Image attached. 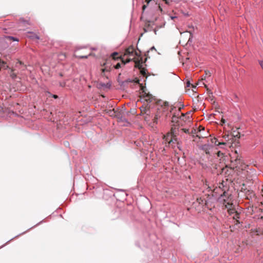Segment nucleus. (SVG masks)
Instances as JSON below:
<instances>
[{
	"label": "nucleus",
	"instance_id": "nucleus-18",
	"mask_svg": "<svg viewBox=\"0 0 263 263\" xmlns=\"http://www.w3.org/2000/svg\"><path fill=\"white\" fill-rule=\"evenodd\" d=\"M140 73L142 75H143L144 77H145L146 76V69L145 68L142 67L141 69H140Z\"/></svg>",
	"mask_w": 263,
	"mask_h": 263
},
{
	"label": "nucleus",
	"instance_id": "nucleus-36",
	"mask_svg": "<svg viewBox=\"0 0 263 263\" xmlns=\"http://www.w3.org/2000/svg\"><path fill=\"white\" fill-rule=\"evenodd\" d=\"M190 85H191V83H190V82H187V83H186V86L189 87ZM191 85L193 86V87H195V86L194 85H193L192 84H191Z\"/></svg>",
	"mask_w": 263,
	"mask_h": 263
},
{
	"label": "nucleus",
	"instance_id": "nucleus-45",
	"mask_svg": "<svg viewBox=\"0 0 263 263\" xmlns=\"http://www.w3.org/2000/svg\"><path fill=\"white\" fill-rule=\"evenodd\" d=\"M181 116H182V117H185V114H184L182 113V114H181Z\"/></svg>",
	"mask_w": 263,
	"mask_h": 263
},
{
	"label": "nucleus",
	"instance_id": "nucleus-23",
	"mask_svg": "<svg viewBox=\"0 0 263 263\" xmlns=\"http://www.w3.org/2000/svg\"><path fill=\"white\" fill-rule=\"evenodd\" d=\"M232 206V204H230L229 203H228V205H226V207L227 208L229 209V211H230V212H231V213H233L232 211H233V210L231 209L230 208Z\"/></svg>",
	"mask_w": 263,
	"mask_h": 263
},
{
	"label": "nucleus",
	"instance_id": "nucleus-5",
	"mask_svg": "<svg viewBox=\"0 0 263 263\" xmlns=\"http://www.w3.org/2000/svg\"><path fill=\"white\" fill-rule=\"evenodd\" d=\"M211 141L212 143L216 145L219 146L220 148H223V146H225L227 144L226 142H219L216 138H213L211 139Z\"/></svg>",
	"mask_w": 263,
	"mask_h": 263
},
{
	"label": "nucleus",
	"instance_id": "nucleus-4",
	"mask_svg": "<svg viewBox=\"0 0 263 263\" xmlns=\"http://www.w3.org/2000/svg\"><path fill=\"white\" fill-rule=\"evenodd\" d=\"M135 54L136 56L139 57L140 54L139 52L135 50V49L133 46L128 47L125 51V55H133Z\"/></svg>",
	"mask_w": 263,
	"mask_h": 263
},
{
	"label": "nucleus",
	"instance_id": "nucleus-41",
	"mask_svg": "<svg viewBox=\"0 0 263 263\" xmlns=\"http://www.w3.org/2000/svg\"><path fill=\"white\" fill-rule=\"evenodd\" d=\"M153 50H156L155 48L154 47H152L151 49H150V50L152 51Z\"/></svg>",
	"mask_w": 263,
	"mask_h": 263
},
{
	"label": "nucleus",
	"instance_id": "nucleus-7",
	"mask_svg": "<svg viewBox=\"0 0 263 263\" xmlns=\"http://www.w3.org/2000/svg\"><path fill=\"white\" fill-rule=\"evenodd\" d=\"M107 64L108 62L107 61L101 65L102 67H103V68L101 69L102 74L103 76H104V73L105 72L110 71V66H107Z\"/></svg>",
	"mask_w": 263,
	"mask_h": 263
},
{
	"label": "nucleus",
	"instance_id": "nucleus-43",
	"mask_svg": "<svg viewBox=\"0 0 263 263\" xmlns=\"http://www.w3.org/2000/svg\"><path fill=\"white\" fill-rule=\"evenodd\" d=\"M226 194V192H224L223 193V195H221V196H225V194Z\"/></svg>",
	"mask_w": 263,
	"mask_h": 263
},
{
	"label": "nucleus",
	"instance_id": "nucleus-12",
	"mask_svg": "<svg viewBox=\"0 0 263 263\" xmlns=\"http://www.w3.org/2000/svg\"><path fill=\"white\" fill-rule=\"evenodd\" d=\"M202 149L206 154L210 153V147L208 144H204L202 146Z\"/></svg>",
	"mask_w": 263,
	"mask_h": 263
},
{
	"label": "nucleus",
	"instance_id": "nucleus-9",
	"mask_svg": "<svg viewBox=\"0 0 263 263\" xmlns=\"http://www.w3.org/2000/svg\"><path fill=\"white\" fill-rule=\"evenodd\" d=\"M15 66L19 68L22 70H25L26 69V66L21 61H18L15 65Z\"/></svg>",
	"mask_w": 263,
	"mask_h": 263
},
{
	"label": "nucleus",
	"instance_id": "nucleus-10",
	"mask_svg": "<svg viewBox=\"0 0 263 263\" xmlns=\"http://www.w3.org/2000/svg\"><path fill=\"white\" fill-rule=\"evenodd\" d=\"M140 108L141 114H145V113H147V112H149V106H148V105H143Z\"/></svg>",
	"mask_w": 263,
	"mask_h": 263
},
{
	"label": "nucleus",
	"instance_id": "nucleus-39",
	"mask_svg": "<svg viewBox=\"0 0 263 263\" xmlns=\"http://www.w3.org/2000/svg\"><path fill=\"white\" fill-rule=\"evenodd\" d=\"M3 107L1 106H0V114L2 112H3Z\"/></svg>",
	"mask_w": 263,
	"mask_h": 263
},
{
	"label": "nucleus",
	"instance_id": "nucleus-38",
	"mask_svg": "<svg viewBox=\"0 0 263 263\" xmlns=\"http://www.w3.org/2000/svg\"><path fill=\"white\" fill-rule=\"evenodd\" d=\"M149 118V117H148V116H147V115H146L144 117V119L145 120H148Z\"/></svg>",
	"mask_w": 263,
	"mask_h": 263
},
{
	"label": "nucleus",
	"instance_id": "nucleus-13",
	"mask_svg": "<svg viewBox=\"0 0 263 263\" xmlns=\"http://www.w3.org/2000/svg\"><path fill=\"white\" fill-rule=\"evenodd\" d=\"M91 54V53H89L88 54H82L79 52H78L77 54H75L76 57L79 58H87L88 56L90 55Z\"/></svg>",
	"mask_w": 263,
	"mask_h": 263
},
{
	"label": "nucleus",
	"instance_id": "nucleus-48",
	"mask_svg": "<svg viewBox=\"0 0 263 263\" xmlns=\"http://www.w3.org/2000/svg\"><path fill=\"white\" fill-rule=\"evenodd\" d=\"M60 76L61 77H62V73H60Z\"/></svg>",
	"mask_w": 263,
	"mask_h": 263
},
{
	"label": "nucleus",
	"instance_id": "nucleus-27",
	"mask_svg": "<svg viewBox=\"0 0 263 263\" xmlns=\"http://www.w3.org/2000/svg\"><path fill=\"white\" fill-rule=\"evenodd\" d=\"M217 156L219 157H222L224 155V154L220 151H218L217 153Z\"/></svg>",
	"mask_w": 263,
	"mask_h": 263
},
{
	"label": "nucleus",
	"instance_id": "nucleus-15",
	"mask_svg": "<svg viewBox=\"0 0 263 263\" xmlns=\"http://www.w3.org/2000/svg\"><path fill=\"white\" fill-rule=\"evenodd\" d=\"M118 55V53L117 52H115L114 53H112L111 54V60H118V59L119 58H121V57H118L117 55Z\"/></svg>",
	"mask_w": 263,
	"mask_h": 263
},
{
	"label": "nucleus",
	"instance_id": "nucleus-40",
	"mask_svg": "<svg viewBox=\"0 0 263 263\" xmlns=\"http://www.w3.org/2000/svg\"><path fill=\"white\" fill-rule=\"evenodd\" d=\"M260 65L261 66L262 68L263 69V61L260 62Z\"/></svg>",
	"mask_w": 263,
	"mask_h": 263
},
{
	"label": "nucleus",
	"instance_id": "nucleus-8",
	"mask_svg": "<svg viewBox=\"0 0 263 263\" xmlns=\"http://www.w3.org/2000/svg\"><path fill=\"white\" fill-rule=\"evenodd\" d=\"M134 62L135 63V67L138 68V69H141L142 67V58H140V59H136L134 60Z\"/></svg>",
	"mask_w": 263,
	"mask_h": 263
},
{
	"label": "nucleus",
	"instance_id": "nucleus-42",
	"mask_svg": "<svg viewBox=\"0 0 263 263\" xmlns=\"http://www.w3.org/2000/svg\"><path fill=\"white\" fill-rule=\"evenodd\" d=\"M53 97L55 99H57L58 98V96L57 95H53Z\"/></svg>",
	"mask_w": 263,
	"mask_h": 263
},
{
	"label": "nucleus",
	"instance_id": "nucleus-24",
	"mask_svg": "<svg viewBox=\"0 0 263 263\" xmlns=\"http://www.w3.org/2000/svg\"><path fill=\"white\" fill-rule=\"evenodd\" d=\"M197 130V132H198V133H201V131H204V127L202 126H199L198 127V128L197 129H196Z\"/></svg>",
	"mask_w": 263,
	"mask_h": 263
},
{
	"label": "nucleus",
	"instance_id": "nucleus-46",
	"mask_svg": "<svg viewBox=\"0 0 263 263\" xmlns=\"http://www.w3.org/2000/svg\"><path fill=\"white\" fill-rule=\"evenodd\" d=\"M261 195L263 196V186H262V189H261Z\"/></svg>",
	"mask_w": 263,
	"mask_h": 263
},
{
	"label": "nucleus",
	"instance_id": "nucleus-19",
	"mask_svg": "<svg viewBox=\"0 0 263 263\" xmlns=\"http://www.w3.org/2000/svg\"><path fill=\"white\" fill-rule=\"evenodd\" d=\"M196 137H198L199 138H203L204 137H206V134H203V133H199L198 134L196 135Z\"/></svg>",
	"mask_w": 263,
	"mask_h": 263
},
{
	"label": "nucleus",
	"instance_id": "nucleus-20",
	"mask_svg": "<svg viewBox=\"0 0 263 263\" xmlns=\"http://www.w3.org/2000/svg\"><path fill=\"white\" fill-rule=\"evenodd\" d=\"M159 117H160V116L158 114L155 115V117H154V118L153 120V123L157 124V120H158V119Z\"/></svg>",
	"mask_w": 263,
	"mask_h": 263
},
{
	"label": "nucleus",
	"instance_id": "nucleus-11",
	"mask_svg": "<svg viewBox=\"0 0 263 263\" xmlns=\"http://www.w3.org/2000/svg\"><path fill=\"white\" fill-rule=\"evenodd\" d=\"M28 37L32 40H34V39L39 40L40 39L39 36L33 32H28Z\"/></svg>",
	"mask_w": 263,
	"mask_h": 263
},
{
	"label": "nucleus",
	"instance_id": "nucleus-25",
	"mask_svg": "<svg viewBox=\"0 0 263 263\" xmlns=\"http://www.w3.org/2000/svg\"><path fill=\"white\" fill-rule=\"evenodd\" d=\"M178 118V117H177V116H176V115H174L172 117V121L173 122H177Z\"/></svg>",
	"mask_w": 263,
	"mask_h": 263
},
{
	"label": "nucleus",
	"instance_id": "nucleus-29",
	"mask_svg": "<svg viewBox=\"0 0 263 263\" xmlns=\"http://www.w3.org/2000/svg\"><path fill=\"white\" fill-rule=\"evenodd\" d=\"M165 2V3L167 5H170L171 3H172L174 0H163Z\"/></svg>",
	"mask_w": 263,
	"mask_h": 263
},
{
	"label": "nucleus",
	"instance_id": "nucleus-22",
	"mask_svg": "<svg viewBox=\"0 0 263 263\" xmlns=\"http://www.w3.org/2000/svg\"><path fill=\"white\" fill-rule=\"evenodd\" d=\"M205 87L206 88V90H207V91H208V93L209 94V96L210 98L211 97H213V93L211 91V90H210L208 88H207V86L205 85Z\"/></svg>",
	"mask_w": 263,
	"mask_h": 263
},
{
	"label": "nucleus",
	"instance_id": "nucleus-44",
	"mask_svg": "<svg viewBox=\"0 0 263 263\" xmlns=\"http://www.w3.org/2000/svg\"><path fill=\"white\" fill-rule=\"evenodd\" d=\"M181 108H182V107H181L180 106H179V107H178V110H179V111H180V110H181Z\"/></svg>",
	"mask_w": 263,
	"mask_h": 263
},
{
	"label": "nucleus",
	"instance_id": "nucleus-16",
	"mask_svg": "<svg viewBox=\"0 0 263 263\" xmlns=\"http://www.w3.org/2000/svg\"><path fill=\"white\" fill-rule=\"evenodd\" d=\"M6 39L10 42H11V41H18V40L16 38H15L14 37H12V36H6Z\"/></svg>",
	"mask_w": 263,
	"mask_h": 263
},
{
	"label": "nucleus",
	"instance_id": "nucleus-47",
	"mask_svg": "<svg viewBox=\"0 0 263 263\" xmlns=\"http://www.w3.org/2000/svg\"><path fill=\"white\" fill-rule=\"evenodd\" d=\"M205 77H206V76H205V77H203V78H202V80L205 79Z\"/></svg>",
	"mask_w": 263,
	"mask_h": 263
},
{
	"label": "nucleus",
	"instance_id": "nucleus-2",
	"mask_svg": "<svg viewBox=\"0 0 263 263\" xmlns=\"http://www.w3.org/2000/svg\"><path fill=\"white\" fill-rule=\"evenodd\" d=\"M141 90H142V93L140 96V97L144 99L146 102L151 103L155 100L154 97H153L151 94L146 92V88L145 87L141 86Z\"/></svg>",
	"mask_w": 263,
	"mask_h": 263
},
{
	"label": "nucleus",
	"instance_id": "nucleus-17",
	"mask_svg": "<svg viewBox=\"0 0 263 263\" xmlns=\"http://www.w3.org/2000/svg\"><path fill=\"white\" fill-rule=\"evenodd\" d=\"M189 134L194 137L195 135L196 136V135L198 134L197 130L196 129H193L192 131L190 132Z\"/></svg>",
	"mask_w": 263,
	"mask_h": 263
},
{
	"label": "nucleus",
	"instance_id": "nucleus-35",
	"mask_svg": "<svg viewBox=\"0 0 263 263\" xmlns=\"http://www.w3.org/2000/svg\"><path fill=\"white\" fill-rule=\"evenodd\" d=\"M226 123V120L222 118L221 120V125H223V124L225 123Z\"/></svg>",
	"mask_w": 263,
	"mask_h": 263
},
{
	"label": "nucleus",
	"instance_id": "nucleus-21",
	"mask_svg": "<svg viewBox=\"0 0 263 263\" xmlns=\"http://www.w3.org/2000/svg\"><path fill=\"white\" fill-rule=\"evenodd\" d=\"M205 87L206 88V90H207V91H208V93L209 94V96L210 98L211 97H213V93L211 91V90H210L208 88H207V86L205 85Z\"/></svg>",
	"mask_w": 263,
	"mask_h": 263
},
{
	"label": "nucleus",
	"instance_id": "nucleus-14",
	"mask_svg": "<svg viewBox=\"0 0 263 263\" xmlns=\"http://www.w3.org/2000/svg\"><path fill=\"white\" fill-rule=\"evenodd\" d=\"M14 70L12 68L11 69V72L10 73V76L13 79H15L17 78V74L14 72Z\"/></svg>",
	"mask_w": 263,
	"mask_h": 263
},
{
	"label": "nucleus",
	"instance_id": "nucleus-3",
	"mask_svg": "<svg viewBox=\"0 0 263 263\" xmlns=\"http://www.w3.org/2000/svg\"><path fill=\"white\" fill-rule=\"evenodd\" d=\"M242 163V160L241 159V157L238 155H236L235 157V159L233 160H231V167L233 169L234 168H240V165Z\"/></svg>",
	"mask_w": 263,
	"mask_h": 263
},
{
	"label": "nucleus",
	"instance_id": "nucleus-31",
	"mask_svg": "<svg viewBox=\"0 0 263 263\" xmlns=\"http://www.w3.org/2000/svg\"><path fill=\"white\" fill-rule=\"evenodd\" d=\"M181 130H182L183 132L185 133H188L189 134L190 132H189V130L188 129H186V128H182L181 129Z\"/></svg>",
	"mask_w": 263,
	"mask_h": 263
},
{
	"label": "nucleus",
	"instance_id": "nucleus-34",
	"mask_svg": "<svg viewBox=\"0 0 263 263\" xmlns=\"http://www.w3.org/2000/svg\"><path fill=\"white\" fill-rule=\"evenodd\" d=\"M233 136H234V137H237V138H240V137L239 133H237V134H236V135L233 134Z\"/></svg>",
	"mask_w": 263,
	"mask_h": 263
},
{
	"label": "nucleus",
	"instance_id": "nucleus-1",
	"mask_svg": "<svg viewBox=\"0 0 263 263\" xmlns=\"http://www.w3.org/2000/svg\"><path fill=\"white\" fill-rule=\"evenodd\" d=\"M178 133V127L177 125H174L172 127L170 132L167 133L166 135L164 136L163 139L168 144L174 143L177 141L176 137Z\"/></svg>",
	"mask_w": 263,
	"mask_h": 263
},
{
	"label": "nucleus",
	"instance_id": "nucleus-30",
	"mask_svg": "<svg viewBox=\"0 0 263 263\" xmlns=\"http://www.w3.org/2000/svg\"><path fill=\"white\" fill-rule=\"evenodd\" d=\"M114 68L115 69H119L121 68V64L120 63H117L115 66H114Z\"/></svg>",
	"mask_w": 263,
	"mask_h": 263
},
{
	"label": "nucleus",
	"instance_id": "nucleus-6",
	"mask_svg": "<svg viewBox=\"0 0 263 263\" xmlns=\"http://www.w3.org/2000/svg\"><path fill=\"white\" fill-rule=\"evenodd\" d=\"M243 192L245 193L246 198L248 200L252 199L255 196L254 192L251 190L244 189Z\"/></svg>",
	"mask_w": 263,
	"mask_h": 263
},
{
	"label": "nucleus",
	"instance_id": "nucleus-37",
	"mask_svg": "<svg viewBox=\"0 0 263 263\" xmlns=\"http://www.w3.org/2000/svg\"><path fill=\"white\" fill-rule=\"evenodd\" d=\"M145 115H147V116H148V117H150V115H151V110H150V109H149V112H147V113H145Z\"/></svg>",
	"mask_w": 263,
	"mask_h": 263
},
{
	"label": "nucleus",
	"instance_id": "nucleus-26",
	"mask_svg": "<svg viewBox=\"0 0 263 263\" xmlns=\"http://www.w3.org/2000/svg\"><path fill=\"white\" fill-rule=\"evenodd\" d=\"M107 61L108 62L107 66H110V70H111L112 69L111 63V58H109V59L106 60V61Z\"/></svg>",
	"mask_w": 263,
	"mask_h": 263
},
{
	"label": "nucleus",
	"instance_id": "nucleus-33",
	"mask_svg": "<svg viewBox=\"0 0 263 263\" xmlns=\"http://www.w3.org/2000/svg\"><path fill=\"white\" fill-rule=\"evenodd\" d=\"M65 85H66V83L65 82L60 83V85L61 87H65Z\"/></svg>",
	"mask_w": 263,
	"mask_h": 263
},
{
	"label": "nucleus",
	"instance_id": "nucleus-49",
	"mask_svg": "<svg viewBox=\"0 0 263 263\" xmlns=\"http://www.w3.org/2000/svg\"><path fill=\"white\" fill-rule=\"evenodd\" d=\"M262 154H263V150L262 151Z\"/></svg>",
	"mask_w": 263,
	"mask_h": 263
},
{
	"label": "nucleus",
	"instance_id": "nucleus-28",
	"mask_svg": "<svg viewBox=\"0 0 263 263\" xmlns=\"http://www.w3.org/2000/svg\"><path fill=\"white\" fill-rule=\"evenodd\" d=\"M131 61V59H128L126 61H124L123 59H122V62L124 64L129 63Z\"/></svg>",
	"mask_w": 263,
	"mask_h": 263
},
{
	"label": "nucleus",
	"instance_id": "nucleus-32",
	"mask_svg": "<svg viewBox=\"0 0 263 263\" xmlns=\"http://www.w3.org/2000/svg\"><path fill=\"white\" fill-rule=\"evenodd\" d=\"M205 76H208L209 77L211 76V72L209 70H205Z\"/></svg>",
	"mask_w": 263,
	"mask_h": 263
}]
</instances>
